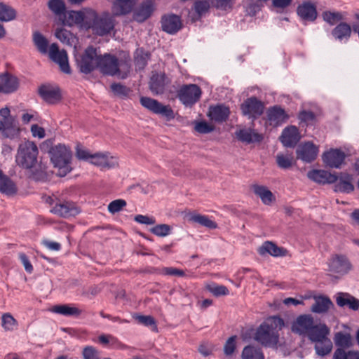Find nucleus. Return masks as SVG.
<instances>
[{
	"label": "nucleus",
	"mask_w": 359,
	"mask_h": 359,
	"mask_svg": "<svg viewBox=\"0 0 359 359\" xmlns=\"http://www.w3.org/2000/svg\"><path fill=\"white\" fill-rule=\"evenodd\" d=\"M313 325V318L308 315H301L292 325V331L300 335L307 334Z\"/></svg>",
	"instance_id": "nucleus-24"
},
{
	"label": "nucleus",
	"mask_w": 359,
	"mask_h": 359,
	"mask_svg": "<svg viewBox=\"0 0 359 359\" xmlns=\"http://www.w3.org/2000/svg\"><path fill=\"white\" fill-rule=\"evenodd\" d=\"M322 16L323 20L330 25H334L344 19L340 12L325 11L323 13Z\"/></svg>",
	"instance_id": "nucleus-48"
},
{
	"label": "nucleus",
	"mask_w": 359,
	"mask_h": 359,
	"mask_svg": "<svg viewBox=\"0 0 359 359\" xmlns=\"http://www.w3.org/2000/svg\"><path fill=\"white\" fill-rule=\"evenodd\" d=\"M293 162V157L291 155H284L278 154L276 156V163L279 168L282 169L290 168Z\"/></svg>",
	"instance_id": "nucleus-49"
},
{
	"label": "nucleus",
	"mask_w": 359,
	"mask_h": 359,
	"mask_svg": "<svg viewBox=\"0 0 359 359\" xmlns=\"http://www.w3.org/2000/svg\"><path fill=\"white\" fill-rule=\"evenodd\" d=\"M201 93L196 84H185L177 91V97L184 106L191 107L200 100Z\"/></svg>",
	"instance_id": "nucleus-7"
},
{
	"label": "nucleus",
	"mask_w": 359,
	"mask_h": 359,
	"mask_svg": "<svg viewBox=\"0 0 359 359\" xmlns=\"http://www.w3.org/2000/svg\"><path fill=\"white\" fill-rule=\"evenodd\" d=\"M329 333L330 330L327 326L325 324H320L319 325H313L307 335L311 341L316 344L327 338Z\"/></svg>",
	"instance_id": "nucleus-28"
},
{
	"label": "nucleus",
	"mask_w": 359,
	"mask_h": 359,
	"mask_svg": "<svg viewBox=\"0 0 359 359\" xmlns=\"http://www.w3.org/2000/svg\"><path fill=\"white\" fill-rule=\"evenodd\" d=\"M50 212L61 217H74L80 212L79 208L72 201H57Z\"/></svg>",
	"instance_id": "nucleus-12"
},
{
	"label": "nucleus",
	"mask_w": 359,
	"mask_h": 359,
	"mask_svg": "<svg viewBox=\"0 0 359 359\" xmlns=\"http://www.w3.org/2000/svg\"><path fill=\"white\" fill-rule=\"evenodd\" d=\"M334 344L338 348H348L352 346L351 336L349 333L338 332L334 337Z\"/></svg>",
	"instance_id": "nucleus-41"
},
{
	"label": "nucleus",
	"mask_w": 359,
	"mask_h": 359,
	"mask_svg": "<svg viewBox=\"0 0 359 359\" xmlns=\"http://www.w3.org/2000/svg\"><path fill=\"white\" fill-rule=\"evenodd\" d=\"M267 121L270 126L278 127L289 119V115L278 105L271 107L266 111Z\"/></svg>",
	"instance_id": "nucleus-15"
},
{
	"label": "nucleus",
	"mask_w": 359,
	"mask_h": 359,
	"mask_svg": "<svg viewBox=\"0 0 359 359\" xmlns=\"http://www.w3.org/2000/svg\"><path fill=\"white\" fill-rule=\"evenodd\" d=\"M92 164L102 168H113L118 165L116 157L112 156L109 153H97L90 156Z\"/></svg>",
	"instance_id": "nucleus-18"
},
{
	"label": "nucleus",
	"mask_w": 359,
	"mask_h": 359,
	"mask_svg": "<svg viewBox=\"0 0 359 359\" xmlns=\"http://www.w3.org/2000/svg\"><path fill=\"white\" fill-rule=\"evenodd\" d=\"M236 339L237 336L233 335L226 340L223 348L225 355L230 356L233 354L236 348Z\"/></svg>",
	"instance_id": "nucleus-52"
},
{
	"label": "nucleus",
	"mask_w": 359,
	"mask_h": 359,
	"mask_svg": "<svg viewBox=\"0 0 359 359\" xmlns=\"http://www.w3.org/2000/svg\"><path fill=\"white\" fill-rule=\"evenodd\" d=\"M154 10V0H144L134 12L133 18L138 22H143L147 20Z\"/></svg>",
	"instance_id": "nucleus-21"
},
{
	"label": "nucleus",
	"mask_w": 359,
	"mask_h": 359,
	"mask_svg": "<svg viewBox=\"0 0 359 359\" xmlns=\"http://www.w3.org/2000/svg\"><path fill=\"white\" fill-rule=\"evenodd\" d=\"M138 323L145 326H154L156 327L155 319L151 316L135 315L133 316Z\"/></svg>",
	"instance_id": "nucleus-59"
},
{
	"label": "nucleus",
	"mask_w": 359,
	"mask_h": 359,
	"mask_svg": "<svg viewBox=\"0 0 359 359\" xmlns=\"http://www.w3.org/2000/svg\"><path fill=\"white\" fill-rule=\"evenodd\" d=\"M51 311L68 317H79L82 310L71 304H57L52 307Z\"/></svg>",
	"instance_id": "nucleus-34"
},
{
	"label": "nucleus",
	"mask_w": 359,
	"mask_h": 359,
	"mask_svg": "<svg viewBox=\"0 0 359 359\" xmlns=\"http://www.w3.org/2000/svg\"><path fill=\"white\" fill-rule=\"evenodd\" d=\"M86 10L84 11H69L62 15L59 20L62 25L72 27L74 25H86Z\"/></svg>",
	"instance_id": "nucleus-19"
},
{
	"label": "nucleus",
	"mask_w": 359,
	"mask_h": 359,
	"mask_svg": "<svg viewBox=\"0 0 359 359\" xmlns=\"http://www.w3.org/2000/svg\"><path fill=\"white\" fill-rule=\"evenodd\" d=\"M297 158L306 163L313 161L318 154V147L311 142L299 145L296 150Z\"/></svg>",
	"instance_id": "nucleus-14"
},
{
	"label": "nucleus",
	"mask_w": 359,
	"mask_h": 359,
	"mask_svg": "<svg viewBox=\"0 0 359 359\" xmlns=\"http://www.w3.org/2000/svg\"><path fill=\"white\" fill-rule=\"evenodd\" d=\"M55 37L59 39L62 43L71 46V36L70 32L64 28L57 29L55 33Z\"/></svg>",
	"instance_id": "nucleus-53"
},
{
	"label": "nucleus",
	"mask_w": 359,
	"mask_h": 359,
	"mask_svg": "<svg viewBox=\"0 0 359 359\" xmlns=\"http://www.w3.org/2000/svg\"><path fill=\"white\" fill-rule=\"evenodd\" d=\"M110 88L116 96L122 99L128 97L131 92L129 88L121 83H114L111 85Z\"/></svg>",
	"instance_id": "nucleus-47"
},
{
	"label": "nucleus",
	"mask_w": 359,
	"mask_h": 359,
	"mask_svg": "<svg viewBox=\"0 0 359 359\" xmlns=\"http://www.w3.org/2000/svg\"><path fill=\"white\" fill-rule=\"evenodd\" d=\"M48 55L52 61L60 66V70L63 73L71 74V68L68 62V56L66 50H60L57 44L53 43L49 48Z\"/></svg>",
	"instance_id": "nucleus-10"
},
{
	"label": "nucleus",
	"mask_w": 359,
	"mask_h": 359,
	"mask_svg": "<svg viewBox=\"0 0 359 359\" xmlns=\"http://www.w3.org/2000/svg\"><path fill=\"white\" fill-rule=\"evenodd\" d=\"M15 118L11 116L2 118V120L0 121V129L5 130L13 128L15 127Z\"/></svg>",
	"instance_id": "nucleus-64"
},
{
	"label": "nucleus",
	"mask_w": 359,
	"mask_h": 359,
	"mask_svg": "<svg viewBox=\"0 0 359 359\" xmlns=\"http://www.w3.org/2000/svg\"><path fill=\"white\" fill-rule=\"evenodd\" d=\"M242 359H264V355L261 348L254 345L245 346L241 353Z\"/></svg>",
	"instance_id": "nucleus-37"
},
{
	"label": "nucleus",
	"mask_w": 359,
	"mask_h": 359,
	"mask_svg": "<svg viewBox=\"0 0 359 359\" xmlns=\"http://www.w3.org/2000/svg\"><path fill=\"white\" fill-rule=\"evenodd\" d=\"M99 57L96 48L88 46L79 57L76 58L80 72L87 74L97 68Z\"/></svg>",
	"instance_id": "nucleus-5"
},
{
	"label": "nucleus",
	"mask_w": 359,
	"mask_h": 359,
	"mask_svg": "<svg viewBox=\"0 0 359 359\" xmlns=\"http://www.w3.org/2000/svg\"><path fill=\"white\" fill-rule=\"evenodd\" d=\"M336 302L340 307L348 306L353 311L359 309V300L348 293H338Z\"/></svg>",
	"instance_id": "nucleus-32"
},
{
	"label": "nucleus",
	"mask_w": 359,
	"mask_h": 359,
	"mask_svg": "<svg viewBox=\"0 0 359 359\" xmlns=\"http://www.w3.org/2000/svg\"><path fill=\"white\" fill-rule=\"evenodd\" d=\"M258 252L262 255L268 253L273 257L285 256L287 253L285 249L277 246L274 243L271 241L264 242L262 245L259 248Z\"/></svg>",
	"instance_id": "nucleus-33"
},
{
	"label": "nucleus",
	"mask_w": 359,
	"mask_h": 359,
	"mask_svg": "<svg viewBox=\"0 0 359 359\" xmlns=\"http://www.w3.org/2000/svg\"><path fill=\"white\" fill-rule=\"evenodd\" d=\"M314 303L311 310L313 313H323L327 312L334 304L331 299L326 296H318L314 297Z\"/></svg>",
	"instance_id": "nucleus-30"
},
{
	"label": "nucleus",
	"mask_w": 359,
	"mask_h": 359,
	"mask_svg": "<svg viewBox=\"0 0 359 359\" xmlns=\"http://www.w3.org/2000/svg\"><path fill=\"white\" fill-rule=\"evenodd\" d=\"M170 80L164 72H152L149 81V87L154 95H162Z\"/></svg>",
	"instance_id": "nucleus-11"
},
{
	"label": "nucleus",
	"mask_w": 359,
	"mask_h": 359,
	"mask_svg": "<svg viewBox=\"0 0 359 359\" xmlns=\"http://www.w3.org/2000/svg\"><path fill=\"white\" fill-rule=\"evenodd\" d=\"M210 8L209 0H201L194 3V9L196 13L201 16L203 14L208 11Z\"/></svg>",
	"instance_id": "nucleus-57"
},
{
	"label": "nucleus",
	"mask_w": 359,
	"mask_h": 359,
	"mask_svg": "<svg viewBox=\"0 0 359 359\" xmlns=\"http://www.w3.org/2000/svg\"><path fill=\"white\" fill-rule=\"evenodd\" d=\"M330 271L334 273L345 274L352 268L348 259L343 255H334L329 264Z\"/></svg>",
	"instance_id": "nucleus-17"
},
{
	"label": "nucleus",
	"mask_w": 359,
	"mask_h": 359,
	"mask_svg": "<svg viewBox=\"0 0 359 359\" xmlns=\"http://www.w3.org/2000/svg\"><path fill=\"white\" fill-rule=\"evenodd\" d=\"M38 93L43 101L50 104L58 102L62 97L60 88L50 84L40 86L38 89Z\"/></svg>",
	"instance_id": "nucleus-13"
},
{
	"label": "nucleus",
	"mask_w": 359,
	"mask_h": 359,
	"mask_svg": "<svg viewBox=\"0 0 359 359\" xmlns=\"http://www.w3.org/2000/svg\"><path fill=\"white\" fill-rule=\"evenodd\" d=\"M0 87L1 92L4 93H13L19 87L18 79L9 73L1 74L0 75Z\"/></svg>",
	"instance_id": "nucleus-26"
},
{
	"label": "nucleus",
	"mask_w": 359,
	"mask_h": 359,
	"mask_svg": "<svg viewBox=\"0 0 359 359\" xmlns=\"http://www.w3.org/2000/svg\"><path fill=\"white\" fill-rule=\"evenodd\" d=\"M358 355H359L358 352L350 351L348 353H346L344 351V348H337L333 354L332 359H347L348 355H355L356 356Z\"/></svg>",
	"instance_id": "nucleus-61"
},
{
	"label": "nucleus",
	"mask_w": 359,
	"mask_h": 359,
	"mask_svg": "<svg viewBox=\"0 0 359 359\" xmlns=\"http://www.w3.org/2000/svg\"><path fill=\"white\" fill-rule=\"evenodd\" d=\"M346 155L340 149H332L323 154V163L330 168H339L345 160Z\"/></svg>",
	"instance_id": "nucleus-20"
},
{
	"label": "nucleus",
	"mask_w": 359,
	"mask_h": 359,
	"mask_svg": "<svg viewBox=\"0 0 359 359\" xmlns=\"http://www.w3.org/2000/svg\"><path fill=\"white\" fill-rule=\"evenodd\" d=\"M298 118L306 125L311 124L316 119V115L311 111L303 110L299 113Z\"/></svg>",
	"instance_id": "nucleus-60"
},
{
	"label": "nucleus",
	"mask_w": 359,
	"mask_h": 359,
	"mask_svg": "<svg viewBox=\"0 0 359 359\" xmlns=\"http://www.w3.org/2000/svg\"><path fill=\"white\" fill-rule=\"evenodd\" d=\"M261 10V6L257 1L250 0L246 6V12L250 16L255 15Z\"/></svg>",
	"instance_id": "nucleus-63"
},
{
	"label": "nucleus",
	"mask_w": 359,
	"mask_h": 359,
	"mask_svg": "<svg viewBox=\"0 0 359 359\" xmlns=\"http://www.w3.org/2000/svg\"><path fill=\"white\" fill-rule=\"evenodd\" d=\"M208 290L215 297L226 296L229 294V289L222 285L214 284L208 286Z\"/></svg>",
	"instance_id": "nucleus-54"
},
{
	"label": "nucleus",
	"mask_w": 359,
	"mask_h": 359,
	"mask_svg": "<svg viewBox=\"0 0 359 359\" xmlns=\"http://www.w3.org/2000/svg\"><path fill=\"white\" fill-rule=\"evenodd\" d=\"M150 231L157 236L164 237L170 234L171 227L165 224H158L151 228Z\"/></svg>",
	"instance_id": "nucleus-51"
},
{
	"label": "nucleus",
	"mask_w": 359,
	"mask_h": 359,
	"mask_svg": "<svg viewBox=\"0 0 359 359\" xmlns=\"http://www.w3.org/2000/svg\"><path fill=\"white\" fill-rule=\"evenodd\" d=\"M285 325L283 318L278 316L268 318L257 329L255 339L266 347H273L279 339L278 331Z\"/></svg>",
	"instance_id": "nucleus-1"
},
{
	"label": "nucleus",
	"mask_w": 359,
	"mask_h": 359,
	"mask_svg": "<svg viewBox=\"0 0 359 359\" xmlns=\"http://www.w3.org/2000/svg\"><path fill=\"white\" fill-rule=\"evenodd\" d=\"M242 114L252 120L259 118L264 112V103L256 97L246 99L241 105Z\"/></svg>",
	"instance_id": "nucleus-9"
},
{
	"label": "nucleus",
	"mask_w": 359,
	"mask_h": 359,
	"mask_svg": "<svg viewBox=\"0 0 359 359\" xmlns=\"http://www.w3.org/2000/svg\"><path fill=\"white\" fill-rule=\"evenodd\" d=\"M300 140L298 128L294 126L286 127L282 132L280 140L286 147H294Z\"/></svg>",
	"instance_id": "nucleus-23"
},
{
	"label": "nucleus",
	"mask_w": 359,
	"mask_h": 359,
	"mask_svg": "<svg viewBox=\"0 0 359 359\" xmlns=\"http://www.w3.org/2000/svg\"><path fill=\"white\" fill-rule=\"evenodd\" d=\"M126 205V201L123 199H116L108 205V210L111 214L121 211Z\"/></svg>",
	"instance_id": "nucleus-56"
},
{
	"label": "nucleus",
	"mask_w": 359,
	"mask_h": 359,
	"mask_svg": "<svg viewBox=\"0 0 359 359\" xmlns=\"http://www.w3.org/2000/svg\"><path fill=\"white\" fill-rule=\"evenodd\" d=\"M230 114L229 107L222 104L210 106L208 112V116L215 122L222 123L225 121Z\"/></svg>",
	"instance_id": "nucleus-27"
},
{
	"label": "nucleus",
	"mask_w": 359,
	"mask_h": 359,
	"mask_svg": "<svg viewBox=\"0 0 359 359\" xmlns=\"http://www.w3.org/2000/svg\"><path fill=\"white\" fill-rule=\"evenodd\" d=\"M332 34L339 40L348 39L351 34V27L346 22H340L332 29Z\"/></svg>",
	"instance_id": "nucleus-39"
},
{
	"label": "nucleus",
	"mask_w": 359,
	"mask_h": 359,
	"mask_svg": "<svg viewBox=\"0 0 359 359\" xmlns=\"http://www.w3.org/2000/svg\"><path fill=\"white\" fill-rule=\"evenodd\" d=\"M339 181L334 185V191L341 193H351L354 190V186L352 184V176L348 173H340L338 177Z\"/></svg>",
	"instance_id": "nucleus-29"
},
{
	"label": "nucleus",
	"mask_w": 359,
	"mask_h": 359,
	"mask_svg": "<svg viewBox=\"0 0 359 359\" xmlns=\"http://www.w3.org/2000/svg\"><path fill=\"white\" fill-rule=\"evenodd\" d=\"M140 102L142 107L154 114L161 115L167 121L175 118L174 111L170 105H164L158 100L149 97H141Z\"/></svg>",
	"instance_id": "nucleus-6"
},
{
	"label": "nucleus",
	"mask_w": 359,
	"mask_h": 359,
	"mask_svg": "<svg viewBox=\"0 0 359 359\" xmlns=\"http://www.w3.org/2000/svg\"><path fill=\"white\" fill-rule=\"evenodd\" d=\"M332 343L329 338H326L315 345L316 353L320 356L328 355L332 349Z\"/></svg>",
	"instance_id": "nucleus-43"
},
{
	"label": "nucleus",
	"mask_w": 359,
	"mask_h": 359,
	"mask_svg": "<svg viewBox=\"0 0 359 359\" xmlns=\"http://www.w3.org/2000/svg\"><path fill=\"white\" fill-rule=\"evenodd\" d=\"M194 129L199 133L207 134L212 132L215 130V127L206 121H198L196 123Z\"/></svg>",
	"instance_id": "nucleus-58"
},
{
	"label": "nucleus",
	"mask_w": 359,
	"mask_h": 359,
	"mask_svg": "<svg viewBox=\"0 0 359 359\" xmlns=\"http://www.w3.org/2000/svg\"><path fill=\"white\" fill-rule=\"evenodd\" d=\"M298 16L303 20L313 22L317 18L316 6L310 1H304L297 8Z\"/></svg>",
	"instance_id": "nucleus-25"
},
{
	"label": "nucleus",
	"mask_w": 359,
	"mask_h": 359,
	"mask_svg": "<svg viewBox=\"0 0 359 359\" xmlns=\"http://www.w3.org/2000/svg\"><path fill=\"white\" fill-rule=\"evenodd\" d=\"M83 359H100L99 351L92 346H87L82 351Z\"/></svg>",
	"instance_id": "nucleus-55"
},
{
	"label": "nucleus",
	"mask_w": 359,
	"mask_h": 359,
	"mask_svg": "<svg viewBox=\"0 0 359 359\" xmlns=\"http://www.w3.org/2000/svg\"><path fill=\"white\" fill-rule=\"evenodd\" d=\"M84 28L90 29L96 35L103 36L109 34L115 27L114 15L104 12L98 14L92 9H86Z\"/></svg>",
	"instance_id": "nucleus-2"
},
{
	"label": "nucleus",
	"mask_w": 359,
	"mask_h": 359,
	"mask_svg": "<svg viewBox=\"0 0 359 359\" xmlns=\"http://www.w3.org/2000/svg\"><path fill=\"white\" fill-rule=\"evenodd\" d=\"M150 53L143 48H137L135 52L134 61L137 69L143 70L150 59Z\"/></svg>",
	"instance_id": "nucleus-38"
},
{
	"label": "nucleus",
	"mask_w": 359,
	"mask_h": 359,
	"mask_svg": "<svg viewBox=\"0 0 359 359\" xmlns=\"http://www.w3.org/2000/svg\"><path fill=\"white\" fill-rule=\"evenodd\" d=\"M189 219L192 222L199 224L200 225L210 229H215L217 227V223L210 219L209 217L205 215L194 214L190 215Z\"/></svg>",
	"instance_id": "nucleus-42"
},
{
	"label": "nucleus",
	"mask_w": 359,
	"mask_h": 359,
	"mask_svg": "<svg viewBox=\"0 0 359 359\" xmlns=\"http://www.w3.org/2000/svg\"><path fill=\"white\" fill-rule=\"evenodd\" d=\"M16 12L11 7L0 3V20L10 21L15 18Z\"/></svg>",
	"instance_id": "nucleus-44"
},
{
	"label": "nucleus",
	"mask_w": 359,
	"mask_h": 359,
	"mask_svg": "<svg viewBox=\"0 0 359 359\" xmlns=\"http://www.w3.org/2000/svg\"><path fill=\"white\" fill-rule=\"evenodd\" d=\"M1 326L6 331H12L18 326V322L11 313H6L1 316Z\"/></svg>",
	"instance_id": "nucleus-46"
},
{
	"label": "nucleus",
	"mask_w": 359,
	"mask_h": 359,
	"mask_svg": "<svg viewBox=\"0 0 359 359\" xmlns=\"http://www.w3.org/2000/svg\"><path fill=\"white\" fill-rule=\"evenodd\" d=\"M122 65L123 62H118L116 56L106 53L100 55L97 68L104 74L115 76L121 73L119 67H122Z\"/></svg>",
	"instance_id": "nucleus-8"
},
{
	"label": "nucleus",
	"mask_w": 359,
	"mask_h": 359,
	"mask_svg": "<svg viewBox=\"0 0 359 359\" xmlns=\"http://www.w3.org/2000/svg\"><path fill=\"white\" fill-rule=\"evenodd\" d=\"M18 191L15 184L6 175L0 177V192L6 196H14Z\"/></svg>",
	"instance_id": "nucleus-36"
},
{
	"label": "nucleus",
	"mask_w": 359,
	"mask_h": 359,
	"mask_svg": "<svg viewBox=\"0 0 359 359\" xmlns=\"http://www.w3.org/2000/svg\"><path fill=\"white\" fill-rule=\"evenodd\" d=\"M307 177L318 184H332L338 180V176L324 170H312L308 172Z\"/></svg>",
	"instance_id": "nucleus-22"
},
{
	"label": "nucleus",
	"mask_w": 359,
	"mask_h": 359,
	"mask_svg": "<svg viewBox=\"0 0 359 359\" xmlns=\"http://www.w3.org/2000/svg\"><path fill=\"white\" fill-rule=\"evenodd\" d=\"M252 189L255 195L259 196L265 205H270L273 201L275 197L273 193L265 186L254 184Z\"/></svg>",
	"instance_id": "nucleus-35"
},
{
	"label": "nucleus",
	"mask_w": 359,
	"mask_h": 359,
	"mask_svg": "<svg viewBox=\"0 0 359 359\" xmlns=\"http://www.w3.org/2000/svg\"><path fill=\"white\" fill-rule=\"evenodd\" d=\"M236 135L238 140L247 144L259 142L263 140L262 135L255 132L250 128L241 129L236 132Z\"/></svg>",
	"instance_id": "nucleus-31"
},
{
	"label": "nucleus",
	"mask_w": 359,
	"mask_h": 359,
	"mask_svg": "<svg viewBox=\"0 0 359 359\" xmlns=\"http://www.w3.org/2000/svg\"><path fill=\"white\" fill-rule=\"evenodd\" d=\"M234 3L235 0H211L212 7L224 11L231 10Z\"/></svg>",
	"instance_id": "nucleus-50"
},
{
	"label": "nucleus",
	"mask_w": 359,
	"mask_h": 359,
	"mask_svg": "<svg viewBox=\"0 0 359 359\" xmlns=\"http://www.w3.org/2000/svg\"><path fill=\"white\" fill-rule=\"evenodd\" d=\"M38 154L39 149L34 142H22L18 146L15 162L21 168L31 170L37 164Z\"/></svg>",
	"instance_id": "nucleus-3"
},
{
	"label": "nucleus",
	"mask_w": 359,
	"mask_h": 359,
	"mask_svg": "<svg viewBox=\"0 0 359 359\" xmlns=\"http://www.w3.org/2000/svg\"><path fill=\"white\" fill-rule=\"evenodd\" d=\"M50 160L55 167L62 170L64 175L71 171L72 152L65 145L60 144L53 147L50 150Z\"/></svg>",
	"instance_id": "nucleus-4"
},
{
	"label": "nucleus",
	"mask_w": 359,
	"mask_h": 359,
	"mask_svg": "<svg viewBox=\"0 0 359 359\" xmlns=\"http://www.w3.org/2000/svg\"><path fill=\"white\" fill-rule=\"evenodd\" d=\"M118 62H123V65L122 67H119V69L121 70V73L120 74H118L117 75L121 78V79H126L129 72H130V59L128 58V60H118Z\"/></svg>",
	"instance_id": "nucleus-62"
},
{
	"label": "nucleus",
	"mask_w": 359,
	"mask_h": 359,
	"mask_svg": "<svg viewBox=\"0 0 359 359\" xmlns=\"http://www.w3.org/2000/svg\"><path fill=\"white\" fill-rule=\"evenodd\" d=\"M32 39L39 53L41 54H46L48 53V41L42 34L37 31L34 32Z\"/></svg>",
	"instance_id": "nucleus-40"
},
{
	"label": "nucleus",
	"mask_w": 359,
	"mask_h": 359,
	"mask_svg": "<svg viewBox=\"0 0 359 359\" xmlns=\"http://www.w3.org/2000/svg\"><path fill=\"white\" fill-rule=\"evenodd\" d=\"M161 23L163 31L170 34H176L182 27L181 18L172 13L162 16Z\"/></svg>",
	"instance_id": "nucleus-16"
},
{
	"label": "nucleus",
	"mask_w": 359,
	"mask_h": 359,
	"mask_svg": "<svg viewBox=\"0 0 359 359\" xmlns=\"http://www.w3.org/2000/svg\"><path fill=\"white\" fill-rule=\"evenodd\" d=\"M49 9L60 19L65 11L66 7L62 0H50L48 4Z\"/></svg>",
	"instance_id": "nucleus-45"
}]
</instances>
